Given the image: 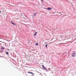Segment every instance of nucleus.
Segmentation results:
<instances>
[{"mask_svg":"<svg viewBox=\"0 0 76 76\" xmlns=\"http://www.w3.org/2000/svg\"><path fill=\"white\" fill-rule=\"evenodd\" d=\"M28 73H31V74H33V73L30 72H28Z\"/></svg>","mask_w":76,"mask_h":76,"instance_id":"423d86ee","label":"nucleus"},{"mask_svg":"<svg viewBox=\"0 0 76 76\" xmlns=\"http://www.w3.org/2000/svg\"><path fill=\"white\" fill-rule=\"evenodd\" d=\"M72 56H73V57H75V56L76 55L75 54V53H73L72 54Z\"/></svg>","mask_w":76,"mask_h":76,"instance_id":"f257e3e1","label":"nucleus"},{"mask_svg":"<svg viewBox=\"0 0 76 76\" xmlns=\"http://www.w3.org/2000/svg\"><path fill=\"white\" fill-rule=\"evenodd\" d=\"M0 42H1V41H0Z\"/></svg>","mask_w":76,"mask_h":76,"instance_id":"4468645a","label":"nucleus"},{"mask_svg":"<svg viewBox=\"0 0 76 76\" xmlns=\"http://www.w3.org/2000/svg\"><path fill=\"white\" fill-rule=\"evenodd\" d=\"M47 45H48V44H46V45H45V47H46V48H48V47H47Z\"/></svg>","mask_w":76,"mask_h":76,"instance_id":"1a4fd4ad","label":"nucleus"},{"mask_svg":"<svg viewBox=\"0 0 76 76\" xmlns=\"http://www.w3.org/2000/svg\"><path fill=\"white\" fill-rule=\"evenodd\" d=\"M6 53L7 54H9V53H8L7 52H6Z\"/></svg>","mask_w":76,"mask_h":76,"instance_id":"9d476101","label":"nucleus"},{"mask_svg":"<svg viewBox=\"0 0 76 76\" xmlns=\"http://www.w3.org/2000/svg\"><path fill=\"white\" fill-rule=\"evenodd\" d=\"M36 14H37V13H35L34 14V16H36Z\"/></svg>","mask_w":76,"mask_h":76,"instance_id":"6e6552de","label":"nucleus"},{"mask_svg":"<svg viewBox=\"0 0 76 76\" xmlns=\"http://www.w3.org/2000/svg\"><path fill=\"white\" fill-rule=\"evenodd\" d=\"M42 67L44 69H46V68H45V67H44V65H42Z\"/></svg>","mask_w":76,"mask_h":76,"instance_id":"20e7f679","label":"nucleus"},{"mask_svg":"<svg viewBox=\"0 0 76 76\" xmlns=\"http://www.w3.org/2000/svg\"><path fill=\"white\" fill-rule=\"evenodd\" d=\"M1 50H4V48H1Z\"/></svg>","mask_w":76,"mask_h":76,"instance_id":"0eeeda50","label":"nucleus"},{"mask_svg":"<svg viewBox=\"0 0 76 76\" xmlns=\"http://www.w3.org/2000/svg\"><path fill=\"white\" fill-rule=\"evenodd\" d=\"M41 0V1H42V3H43V0Z\"/></svg>","mask_w":76,"mask_h":76,"instance_id":"f8f14e48","label":"nucleus"},{"mask_svg":"<svg viewBox=\"0 0 76 76\" xmlns=\"http://www.w3.org/2000/svg\"><path fill=\"white\" fill-rule=\"evenodd\" d=\"M36 45H38V44L37 43H36Z\"/></svg>","mask_w":76,"mask_h":76,"instance_id":"9b49d317","label":"nucleus"},{"mask_svg":"<svg viewBox=\"0 0 76 76\" xmlns=\"http://www.w3.org/2000/svg\"><path fill=\"white\" fill-rule=\"evenodd\" d=\"M37 32H35L34 35V36H35L36 35H37Z\"/></svg>","mask_w":76,"mask_h":76,"instance_id":"39448f33","label":"nucleus"},{"mask_svg":"<svg viewBox=\"0 0 76 76\" xmlns=\"http://www.w3.org/2000/svg\"><path fill=\"white\" fill-rule=\"evenodd\" d=\"M0 13H1V11L0 10Z\"/></svg>","mask_w":76,"mask_h":76,"instance_id":"ddd939ff","label":"nucleus"},{"mask_svg":"<svg viewBox=\"0 0 76 76\" xmlns=\"http://www.w3.org/2000/svg\"><path fill=\"white\" fill-rule=\"evenodd\" d=\"M11 23H12V25H16V24L15 23L12 22V21H11Z\"/></svg>","mask_w":76,"mask_h":76,"instance_id":"f03ea898","label":"nucleus"},{"mask_svg":"<svg viewBox=\"0 0 76 76\" xmlns=\"http://www.w3.org/2000/svg\"><path fill=\"white\" fill-rule=\"evenodd\" d=\"M52 9L51 8L49 7V8H48L47 9V10H51Z\"/></svg>","mask_w":76,"mask_h":76,"instance_id":"7ed1b4c3","label":"nucleus"}]
</instances>
